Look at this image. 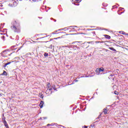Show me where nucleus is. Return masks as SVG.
I'll list each match as a JSON object with an SVG mask.
<instances>
[{
    "label": "nucleus",
    "instance_id": "obj_1",
    "mask_svg": "<svg viewBox=\"0 0 128 128\" xmlns=\"http://www.w3.org/2000/svg\"><path fill=\"white\" fill-rule=\"evenodd\" d=\"M10 28L14 32L18 34V32H20V24L16 21H14L12 22Z\"/></svg>",
    "mask_w": 128,
    "mask_h": 128
},
{
    "label": "nucleus",
    "instance_id": "obj_2",
    "mask_svg": "<svg viewBox=\"0 0 128 128\" xmlns=\"http://www.w3.org/2000/svg\"><path fill=\"white\" fill-rule=\"evenodd\" d=\"M104 69L102 68H98L96 69V72L97 73V74H100V72H104Z\"/></svg>",
    "mask_w": 128,
    "mask_h": 128
},
{
    "label": "nucleus",
    "instance_id": "obj_3",
    "mask_svg": "<svg viewBox=\"0 0 128 128\" xmlns=\"http://www.w3.org/2000/svg\"><path fill=\"white\" fill-rule=\"evenodd\" d=\"M6 54H8V50H4L1 53L2 56L4 57Z\"/></svg>",
    "mask_w": 128,
    "mask_h": 128
},
{
    "label": "nucleus",
    "instance_id": "obj_4",
    "mask_svg": "<svg viewBox=\"0 0 128 128\" xmlns=\"http://www.w3.org/2000/svg\"><path fill=\"white\" fill-rule=\"evenodd\" d=\"M18 1L16 0V1H14L12 4V6L13 8H16L18 6Z\"/></svg>",
    "mask_w": 128,
    "mask_h": 128
},
{
    "label": "nucleus",
    "instance_id": "obj_5",
    "mask_svg": "<svg viewBox=\"0 0 128 128\" xmlns=\"http://www.w3.org/2000/svg\"><path fill=\"white\" fill-rule=\"evenodd\" d=\"M44 101H41L40 104H39V106H40V108H42L44 107Z\"/></svg>",
    "mask_w": 128,
    "mask_h": 128
},
{
    "label": "nucleus",
    "instance_id": "obj_6",
    "mask_svg": "<svg viewBox=\"0 0 128 128\" xmlns=\"http://www.w3.org/2000/svg\"><path fill=\"white\" fill-rule=\"evenodd\" d=\"M3 124L6 128H10V127H8V124L6 120L4 121Z\"/></svg>",
    "mask_w": 128,
    "mask_h": 128
},
{
    "label": "nucleus",
    "instance_id": "obj_7",
    "mask_svg": "<svg viewBox=\"0 0 128 128\" xmlns=\"http://www.w3.org/2000/svg\"><path fill=\"white\" fill-rule=\"evenodd\" d=\"M102 30V28H93V29H88V30Z\"/></svg>",
    "mask_w": 128,
    "mask_h": 128
},
{
    "label": "nucleus",
    "instance_id": "obj_8",
    "mask_svg": "<svg viewBox=\"0 0 128 128\" xmlns=\"http://www.w3.org/2000/svg\"><path fill=\"white\" fill-rule=\"evenodd\" d=\"M0 76H8V73H6V72L4 70L3 73L2 74H0Z\"/></svg>",
    "mask_w": 128,
    "mask_h": 128
},
{
    "label": "nucleus",
    "instance_id": "obj_9",
    "mask_svg": "<svg viewBox=\"0 0 128 128\" xmlns=\"http://www.w3.org/2000/svg\"><path fill=\"white\" fill-rule=\"evenodd\" d=\"M104 36L106 38H107L108 40H110V35L104 34Z\"/></svg>",
    "mask_w": 128,
    "mask_h": 128
},
{
    "label": "nucleus",
    "instance_id": "obj_10",
    "mask_svg": "<svg viewBox=\"0 0 128 128\" xmlns=\"http://www.w3.org/2000/svg\"><path fill=\"white\" fill-rule=\"evenodd\" d=\"M70 48H74V50H76V48H78L76 46H74V45L70 46Z\"/></svg>",
    "mask_w": 128,
    "mask_h": 128
},
{
    "label": "nucleus",
    "instance_id": "obj_11",
    "mask_svg": "<svg viewBox=\"0 0 128 128\" xmlns=\"http://www.w3.org/2000/svg\"><path fill=\"white\" fill-rule=\"evenodd\" d=\"M16 46H11L10 50H16V48H15Z\"/></svg>",
    "mask_w": 128,
    "mask_h": 128
},
{
    "label": "nucleus",
    "instance_id": "obj_12",
    "mask_svg": "<svg viewBox=\"0 0 128 128\" xmlns=\"http://www.w3.org/2000/svg\"><path fill=\"white\" fill-rule=\"evenodd\" d=\"M109 50H112L113 52H116V50L112 47L109 48Z\"/></svg>",
    "mask_w": 128,
    "mask_h": 128
},
{
    "label": "nucleus",
    "instance_id": "obj_13",
    "mask_svg": "<svg viewBox=\"0 0 128 128\" xmlns=\"http://www.w3.org/2000/svg\"><path fill=\"white\" fill-rule=\"evenodd\" d=\"M103 112H104V114H108V112H106V108L104 109Z\"/></svg>",
    "mask_w": 128,
    "mask_h": 128
},
{
    "label": "nucleus",
    "instance_id": "obj_14",
    "mask_svg": "<svg viewBox=\"0 0 128 128\" xmlns=\"http://www.w3.org/2000/svg\"><path fill=\"white\" fill-rule=\"evenodd\" d=\"M119 32L121 34H125L126 36V34L124 31H120Z\"/></svg>",
    "mask_w": 128,
    "mask_h": 128
},
{
    "label": "nucleus",
    "instance_id": "obj_15",
    "mask_svg": "<svg viewBox=\"0 0 128 128\" xmlns=\"http://www.w3.org/2000/svg\"><path fill=\"white\" fill-rule=\"evenodd\" d=\"M74 2V0H72V2ZM75 2H82V0H75Z\"/></svg>",
    "mask_w": 128,
    "mask_h": 128
},
{
    "label": "nucleus",
    "instance_id": "obj_16",
    "mask_svg": "<svg viewBox=\"0 0 128 128\" xmlns=\"http://www.w3.org/2000/svg\"><path fill=\"white\" fill-rule=\"evenodd\" d=\"M102 118V114H100L98 118H96V120H100Z\"/></svg>",
    "mask_w": 128,
    "mask_h": 128
},
{
    "label": "nucleus",
    "instance_id": "obj_17",
    "mask_svg": "<svg viewBox=\"0 0 128 128\" xmlns=\"http://www.w3.org/2000/svg\"><path fill=\"white\" fill-rule=\"evenodd\" d=\"M44 56H45V58H46V56H48V54L45 52L44 54Z\"/></svg>",
    "mask_w": 128,
    "mask_h": 128
},
{
    "label": "nucleus",
    "instance_id": "obj_18",
    "mask_svg": "<svg viewBox=\"0 0 128 128\" xmlns=\"http://www.w3.org/2000/svg\"><path fill=\"white\" fill-rule=\"evenodd\" d=\"M52 88H50L48 89V90H50V94H52Z\"/></svg>",
    "mask_w": 128,
    "mask_h": 128
},
{
    "label": "nucleus",
    "instance_id": "obj_19",
    "mask_svg": "<svg viewBox=\"0 0 128 128\" xmlns=\"http://www.w3.org/2000/svg\"><path fill=\"white\" fill-rule=\"evenodd\" d=\"M47 88H50V84L48 83V85H47Z\"/></svg>",
    "mask_w": 128,
    "mask_h": 128
},
{
    "label": "nucleus",
    "instance_id": "obj_20",
    "mask_svg": "<svg viewBox=\"0 0 128 128\" xmlns=\"http://www.w3.org/2000/svg\"><path fill=\"white\" fill-rule=\"evenodd\" d=\"M47 36H48L42 37V38H37V40H40L42 38H47Z\"/></svg>",
    "mask_w": 128,
    "mask_h": 128
},
{
    "label": "nucleus",
    "instance_id": "obj_21",
    "mask_svg": "<svg viewBox=\"0 0 128 128\" xmlns=\"http://www.w3.org/2000/svg\"><path fill=\"white\" fill-rule=\"evenodd\" d=\"M40 94V98H44V94Z\"/></svg>",
    "mask_w": 128,
    "mask_h": 128
},
{
    "label": "nucleus",
    "instance_id": "obj_22",
    "mask_svg": "<svg viewBox=\"0 0 128 128\" xmlns=\"http://www.w3.org/2000/svg\"><path fill=\"white\" fill-rule=\"evenodd\" d=\"M102 6H107L108 4H105V3H103Z\"/></svg>",
    "mask_w": 128,
    "mask_h": 128
},
{
    "label": "nucleus",
    "instance_id": "obj_23",
    "mask_svg": "<svg viewBox=\"0 0 128 128\" xmlns=\"http://www.w3.org/2000/svg\"><path fill=\"white\" fill-rule=\"evenodd\" d=\"M8 6H10V8H13L12 7V4H8Z\"/></svg>",
    "mask_w": 128,
    "mask_h": 128
},
{
    "label": "nucleus",
    "instance_id": "obj_24",
    "mask_svg": "<svg viewBox=\"0 0 128 128\" xmlns=\"http://www.w3.org/2000/svg\"><path fill=\"white\" fill-rule=\"evenodd\" d=\"M2 119L3 120H6V118H4V115L3 114V116H2Z\"/></svg>",
    "mask_w": 128,
    "mask_h": 128
},
{
    "label": "nucleus",
    "instance_id": "obj_25",
    "mask_svg": "<svg viewBox=\"0 0 128 128\" xmlns=\"http://www.w3.org/2000/svg\"><path fill=\"white\" fill-rule=\"evenodd\" d=\"M114 94L118 95V92H116V91H114Z\"/></svg>",
    "mask_w": 128,
    "mask_h": 128
},
{
    "label": "nucleus",
    "instance_id": "obj_26",
    "mask_svg": "<svg viewBox=\"0 0 128 128\" xmlns=\"http://www.w3.org/2000/svg\"><path fill=\"white\" fill-rule=\"evenodd\" d=\"M52 88H54V90H56V91H57L58 90H56V88H56V86H52Z\"/></svg>",
    "mask_w": 128,
    "mask_h": 128
},
{
    "label": "nucleus",
    "instance_id": "obj_27",
    "mask_svg": "<svg viewBox=\"0 0 128 128\" xmlns=\"http://www.w3.org/2000/svg\"><path fill=\"white\" fill-rule=\"evenodd\" d=\"M22 48V46H21L20 48H18V50L16 51V52H18V50H20Z\"/></svg>",
    "mask_w": 128,
    "mask_h": 128
},
{
    "label": "nucleus",
    "instance_id": "obj_28",
    "mask_svg": "<svg viewBox=\"0 0 128 128\" xmlns=\"http://www.w3.org/2000/svg\"><path fill=\"white\" fill-rule=\"evenodd\" d=\"M113 8H118V6L116 5L112 6Z\"/></svg>",
    "mask_w": 128,
    "mask_h": 128
},
{
    "label": "nucleus",
    "instance_id": "obj_29",
    "mask_svg": "<svg viewBox=\"0 0 128 128\" xmlns=\"http://www.w3.org/2000/svg\"><path fill=\"white\" fill-rule=\"evenodd\" d=\"M7 66H8V64H12V62H8V63H6Z\"/></svg>",
    "mask_w": 128,
    "mask_h": 128
},
{
    "label": "nucleus",
    "instance_id": "obj_30",
    "mask_svg": "<svg viewBox=\"0 0 128 128\" xmlns=\"http://www.w3.org/2000/svg\"><path fill=\"white\" fill-rule=\"evenodd\" d=\"M92 34H93V36H96V32H92Z\"/></svg>",
    "mask_w": 128,
    "mask_h": 128
},
{
    "label": "nucleus",
    "instance_id": "obj_31",
    "mask_svg": "<svg viewBox=\"0 0 128 128\" xmlns=\"http://www.w3.org/2000/svg\"><path fill=\"white\" fill-rule=\"evenodd\" d=\"M4 36H2V37H1V38H2V40H4Z\"/></svg>",
    "mask_w": 128,
    "mask_h": 128
},
{
    "label": "nucleus",
    "instance_id": "obj_32",
    "mask_svg": "<svg viewBox=\"0 0 128 128\" xmlns=\"http://www.w3.org/2000/svg\"><path fill=\"white\" fill-rule=\"evenodd\" d=\"M8 65H6V63L4 64V68H6V66Z\"/></svg>",
    "mask_w": 128,
    "mask_h": 128
},
{
    "label": "nucleus",
    "instance_id": "obj_33",
    "mask_svg": "<svg viewBox=\"0 0 128 128\" xmlns=\"http://www.w3.org/2000/svg\"><path fill=\"white\" fill-rule=\"evenodd\" d=\"M75 6H80V4H76V3L72 2Z\"/></svg>",
    "mask_w": 128,
    "mask_h": 128
},
{
    "label": "nucleus",
    "instance_id": "obj_34",
    "mask_svg": "<svg viewBox=\"0 0 128 128\" xmlns=\"http://www.w3.org/2000/svg\"><path fill=\"white\" fill-rule=\"evenodd\" d=\"M58 30H59V32L60 30H64V28L58 29Z\"/></svg>",
    "mask_w": 128,
    "mask_h": 128
},
{
    "label": "nucleus",
    "instance_id": "obj_35",
    "mask_svg": "<svg viewBox=\"0 0 128 128\" xmlns=\"http://www.w3.org/2000/svg\"><path fill=\"white\" fill-rule=\"evenodd\" d=\"M111 106H110V105H109V106H107V107L106 108V109L108 108H110Z\"/></svg>",
    "mask_w": 128,
    "mask_h": 128
},
{
    "label": "nucleus",
    "instance_id": "obj_36",
    "mask_svg": "<svg viewBox=\"0 0 128 128\" xmlns=\"http://www.w3.org/2000/svg\"><path fill=\"white\" fill-rule=\"evenodd\" d=\"M54 124H54L53 123L52 124H50V126H54Z\"/></svg>",
    "mask_w": 128,
    "mask_h": 128
},
{
    "label": "nucleus",
    "instance_id": "obj_37",
    "mask_svg": "<svg viewBox=\"0 0 128 128\" xmlns=\"http://www.w3.org/2000/svg\"><path fill=\"white\" fill-rule=\"evenodd\" d=\"M3 27L0 26V32H3L2 30V28Z\"/></svg>",
    "mask_w": 128,
    "mask_h": 128
},
{
    "label": "nucleus",
    "instance_id": "obj_38",
    "mask_svg": "<svg viewBox=\"0 0 128 128\" xmlns=\"http://www.w3.org/2000/svg\"><path fill=\"white\" fill-rule=\"evenodd\" d=\"M90 126H91V128H94V124L90 125Z\"/></svg>",
    "mask_w": 128,
    "mask_h": 128
},
{
    "label": "nucleus",
    "instance_id": "obj_39",
    "mask_svg": "<svg viewBox=\"0 0 128 128\" xmlns=\"http://www.w3.org/2000/svg\"><path fill=\"white\" fill-rule=\"evenodd\" d=\"M43 120H46V117H44V118H42Z\"/></svg>",
    "mask_w": 128,
    "mask_h": 128
},
{
    "label": "nucleus",
    "instance_id": "obj_40",
    "mask_svg": "<svg viewBox=\"0 0 128 128\" xmlns=\"http://www.w3.org/2000/svg\"><path fill=\"white\" fill-rule=\"evenodd\" d=\"M74 42H72V44H74Z\"/></svg>",
    "mask_w": 128,
    "mask_h": 128
},
{
    "label": "nucleus",
    "instance_id": "obj_41",
    "mask_svg": "<svg viewBox=\"0 0 128 128\" xmlns=\"http://www.w3.org/2000/svg\"><path fill=\"white\" fill-rule=\"evenodd\" d=\"M60 126H61L62 128H66V127L62 126V125H60Z\"/></svg>",
    "mask_w": 128,
    "mask_h": 128
},
{
    "label": "nucleus",
    "instance_id": "obj_42",
    "mask_svg": "<svg viewBox=\"0 0 128 128\" xmlns=\"http://www.w3.org/2000/svg\"><path fill=\"white\" fill-rule=\"evenodd\" d=\"M62 48H68V46H62Z\"/></svg>",
    "mask_w": 128,
    "mask_h": 128
},
{
    "label": "nucleus",
    "instance_id": "obj_43",
    "mask_svg": "<svg viewBox=\"0 0 128 128\" xmlns=\"http://www.w3.org/2000/svg\"><path fill=\"white\" fill-rule=\"evenodd\" d=\"M82 78H88V76H82Z\"/></svg>",
    "mask_w": 128,
    "mask_h": 128
},
{
    "label": "nucleus",
    "instance_id": "obj_44",
    "mask_svg": "<svg viewBox=\"0 0 128 128\" xmlns=\"http://www.w3.org/2000/svg\"><path fill=\"white\" fill-rule=\"evenodd\" d=\"M74 82H78V80H75Z\"/></svg>",
    "mask_w": 128,
    "mask_h": 128
},
{
    "label": "nucleus",
    "instance_id": "obj_45",
    "mask_svg": "<svg viewBox=\"0 0 128 128\" xmlns=\"http://www.w3.org/2000/svg\"><path fill=\"white\" fill-rule=\"evenodd\" d=\"M98 122H100V120H96V122H94V123Z\"/></svg>",
    "mask_w": 128,
    "mask_h": 128
},
{
    "label": "nucleus",
    "instance_id": "obj_46",
    "mask_svg": "<svg viewBox=\"0 0 128 128\" xmlns=\"http://www.w3.org/2000/svg\"><path fill=\"white\" fill-rule=\"evenodd\" d=\"M120 10H124V8H119Z\"/></svg>",
    "mask_w": 128,
    "mask_h": 128
},
{
    "label": "nucleus",
    "instance_id": "obj_47",
    "mask_svg": "<svg viewBox=\"0 0 128 128\" xmlns=\"http://www.w3.org/2000/svg\"><path fill=\"white\" fill-rule=\"evenodd\" d=\"M110 76H114V74H111L110 75Z\"/></svg>",
    "mask_w": 128,
    "mask_h": 128
},
{
    "label": "nucleus",
    "instance_id": "obj_48",
    "mask_svg": "<svg viewBox=\"0 0 128 128\" xmlns=\"http://www.w3.org/2000/svg\"><path fill=\"white\" fill-rule=\"evenodd\" d=\"M100 42H96V44H98Z\"/></svg>",
    "mask_w": 128,
    "mask_h": 128
},
{
    "label": "nucleus",
    "instance_id": "obj_49",
    "mask_svg": "<svg viewBox=\"0 0 128 128\" xmlns=\"http://www.w3.org/2000/svg\"><path fill=\"white\" fill-rule=\"evenodd\" d=\"M38 18H40V20H42V17H38Z\"/></svg>",
    "mask_w": 128,
    "mask_h": 128
},
{
    "label": "nucleus",
    "instance_id": "obj_50",
    "mask_svg": "<svg viewBox=\"0 0 128 128\" xmlns=\"http://www.w3.org/2000/svg\"><path fill=\"white\" fill-rule=\"evenodd\" d=\"M59 32V30H56L55 31V32Z\"/></svg>",
    "mask_w": 128,
    "mask_h": 128
},
{
    "label": "nucleus",
    "instance_id": "obj_51",
    "mask_svg": "<svg viewBox=\"0 0 128 128\" xmlns=\"http://www.w3.org/2000/svg\"><path fill=\"white\" fill-rule=\"evenodd\" d=\"M84 128H88V126H84Z\"/></svg>",
    "mask_w": 128,
    "mask_h": 128
},
{
    "label": "nucleus",
    "instance_id": "obj_52",
    "mask_svg": "<svg viewBox=\"0 0 128 128\" xmlns=\"http://www.w3.org/2000/svg\"><path fill=\"white\" fill-rule=\"evenodd\" d=\"M2 81H0V84H2Z\"/></svg>",
    "mask_w": 128,
    "mask_h": 128
},
{
    "label": "nucleus",
    "instance_id": "obj_53",
    "mask_svg": "<svg viewBox=\"0 0 128 128\" xmlns=\"http://www.w3.org/2000/svg\"><path fill=\"white\" fill-rule=\"evenodd\" d=\"M39 120H43L42 118H40Z\"/></svg>",
    "mask_w": 128,
    "mask_h": 128
},
{
    "label": "nucleus",
    "instance_id": "obj_54",
    "mask_svg": "<svg viewBox=\"0 0 128 128\" xmlns=\"http://www.w3.org/2000/svg\"><path fill=\"white\" fill-rule=\"evenodd\" d=\"M74 28H78L77 26H73Z\"/></svg>",
    "mask_w": 128,
    "mask_h": 128
},
{
    "label": "nucleus",
    "instance_id": "obj_55",
    "mask_svg": "<svg viewBox=\"0 0 128 128\" xmlns=\"http://www.w3.org/2000/svg\"><path fill=\"white\" fill-rule=\"evenodd\" d=\"M52 34H56V33H54V32H53Z\"/></svg>",
    "mask_w": 128,
    "mask_h": 128
},
{
    "label": "nucleus",
    "instance_id": "obj_56",
    "mask_svg": "<svg viewBox=\"0 0 128 128\" xmlns=\"http://www.w3.org/2000/svg\"><path fill=\"white\" fill-rule=\"evenodd\" d=\"M50 126V124H48L47 125V126Z\"/></svg>",
    "mask_w": 128,
    "mask_h": 128
},
{
    "label": "nucleus",
    "instance_id": "obj_57",
    "mask_svg": "<svg viewBox=\"0 0 128 128\" xmlns=\"http://www.w3.org/2000/svg\"><path fill=\"white\" fill-rule=\"evenodd\" d=\"M70 28H74V26H70Z\"/></svg>",
    "mask_w": 128,
    "mask_h": 128
},
{
    "label": "nucleus",
    "instance_id": "obj_58",
    "mask_svg": "<svg viewBox=\"0 0 128 128\" xmlns=\"http://www.w3.org/2000/svg\"><path fill=\"white\" fill-rule=\"evenodd\" d=\"M54 22H56V20H54Z\"/></svg>",
    "mask_w": 128,
    "mask_h": 128
},
{
    "label": "nucleus",
    "instance_id": "obj_59",
    "mask_svg": "<svg viewBox=\"0 0 128 128\" xmlns=\"http://www.w3.org/2000/svg\"><path fill=\"white\" fill-rule=\"evenodd\" d=\"M0 34H2V33H0Z\"/></svg>",
    "mask_w": 128,
    "mask_h": 128
},
{
    "label": "nucleus",
    "instance_id": "obj_60",
    "mask_svg": "<svg viewBox=\"0 0 128 128\" xmlns=\"http://www.w3.org/2000/svg\"><path fill=\"white\" fill-rule=\"evenodd\" d=\"M0 6H1V7L2 6V4H1V5H0Z\"/></svg>",
    "mask_w": 128,
    "mask_h": 128
},
{
    "label": "nucleus",
    "instance_id": "obj_61",
    "mask_svg": "<svg viewBox=\"0 0 128 128\" xmlns=\"http://www.w3.org/2000/svg\"><path fill=\"white\" fill-rule=\"evenodd\" d=\"M105 30H108V29H104Z\"/></svg>",
    "mask_w": 128,
    "mask_h": 128
},
{
    "label": "nucleus",
    "instance_id": "obj_62",
    "mask_svg": "<svg viewBox=\"0 0 128 128\" xmlns=\"http://www.w3.org/2000/svg\"><path fill=\"white\" fill-rule=\"evenodd\" d=\"M91 28H94V26H91Z\"/></svg>",
    "mask_w": 128,
    "mask_h": 128
},
{
    "label": "nucleus",
    "instance_id": "obj_63",
    "mask_svg": "<svg viewBox=\"0 0 128 128\" xmlns=\"http://www.w3.org/2000/svg\"><path fill=\"white\" fill-rule=\"evenodd\" d=\"M121 14H124V12H122Z\"/></svg>",
    "mask_w": 128,
    "mask_h": 128
},
{
    "label": "nucleus",
    "instance_id": "obj_64",
    "mask_svg": "<svg viewBox=\"0 0 128 128\" xmlns=\"http://www.w3.org/2000/svg\"><path fill=\"white\" fill-rule=\"evenodd\" d=\"M60 33H64V32H60Z\"/></svg>",
    "mask_w": 128,
    "mask_h": 128
}]
</instances>
